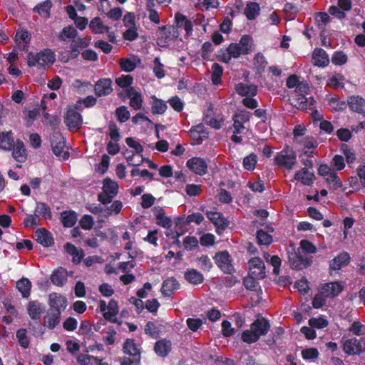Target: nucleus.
<instances>
[{
    "instance_id": "nucleus-24",
    "label": "nucleus",
    "mask_w": 365,
    "mask_h": 365,
    "mask_svg": "<svg viewBox=\"0 0 365 365\" xmlns=\"http://www.w3.org/2000/svg\"><path fill=\"white\" fill-rule=\"evenodd\" d=\"M175 23L178 28H182L186 31L187 36H190L192 32V23L187 17L180 13L175 14Z\"/></svg>"
},
{
    "instance_id": "nucleus-47",
    "label": "nucleus",
    "mask_w": 365,
    "mask_h": 365,
    "mask_svg": "<svg viewBox=\"0 0 365 365\" xmlns=\"http://www.w3.org/2000/svg\"><path fill=\"white\" fill-rule=\"evenodd\" d=\"M257 242L260 245H269L272 242V237L263 230L257 232Z\"/></svg>"
},
{
    "instance_id": "nucleus-46",
    "label": "nucleus",
    "mask_w": 365,
    "mask_h": 365,
    "mask_svg": "<svg viewBox=\"0 0 365 365\" xmlns=\"http://www.w3.org/2000/svg\"><path fill=\"white\" fill-rule=\"evenodd\" d=\"M122 207V202L120 200H115L110 206L105 207V217H109L113 214L118 215L120 212Z\"/></svg>"
},
{
    "instance_id": "nucleus-17",
    "label": "nucleus",
    "mask_w": 365,
    "mask_h": 365,
    "mask_svg": "<svg viewBox=\"0 0 365 365\" xmlns=\"http://www.w3.org/2000/svg\"><path fill=\"white\" fill-rule=\"evenodd\" d=\"M112 91V81L109 78L101 79L95 85V93L98 96H107Z\"/></svg>"
},
{
    "instance_id": "nucleus-32",
    "label": "nucleus",
    "mask_w": 365,
    "mask_h": 365,
    "mask_svg": "<svg viewBox=\"0 0 365 365\" xmlns=\"http://www.w3.org/2000/svg\"><path fill=\"white\" fill-rule=\"evenodd\" d=\"M128 96L130 98V106L135 110H138L142 106L141 95L137 92L133 88L128 90Z\"/></svg>"
},
{
    "instance_id": "nucleus-50",
    "label": "nucleus",
    "mask_w": 365,
    "mask_h": 365,
    "mask_svg": "<svg viewBox=\"0 0 365 365\" xmlns=\"http://www.w3.org/2000/svg\"><path fill=\"white\" fill-rule=\"evenodd\" d=\"M119 63L120 68L126 72H130L133 71L137 66L136 60L135 58H120Z\"/></svg>"
},
{
    "instance_id": "nucleus-8",
    "label": "nucleus",
    "mask_w": 365,
    "mask_h": 365,
    "mask_svg": "<svg viewBox=\"0 0 365 365\" xmlns=\"http://www.w3.org/2000/svg\"><path fill=\"white\" fill-rule=\"evenodd\" d=\"M99 308L103 314L106 319L109 321H114V318L118 313V306L116 301L112 299L109 302L108 304L103 300L100 301Z\"/></svg>"
},
{
    "instance_id": "nucleus-25",
    "label": "nucleus",
    "mask_w": 365,
    "mask_h": 365,
    "mask_svg": "<svg viewBox=\"0 0 365 365\" xmlns=\"http://www.w3.org/2000/svg\"><path fill=\"white\" fill-rule=\"evenodd\" d=\"M27 311L32 319H38L43 311V307L38 301H30L28 304Z\"/></svg>"
},
{
    "instance_id": "nucleus-28",
    "label": "nucleus",
    "mask_w": 365,
    "mask_h": 365,
    "mask_svg": "<svg viewBox=\"0 0 365 365\" xmlns=\"http://www.w3.org/2000/svg\"><path fill=\"white\" fill-rule=\"evenodd\" d=\"M36 240L44 247L51 246L53 243V238L46 229H38L36 231Z\"/></svg>"
},
{
    "instance_id": "nucleus-26",
    "label": "nucleus",
    "mask_w": 365,
    "mask_h": 365,
    "mask_svg": "<svg viewBox=\"0 0 365 365\" xmlns=\"http://www.w3.org/2000/svg\"><path fill=\"white\" fill-rule=\"evenodd\" d=\"M179 287L178 281L175 278L170 277L163 282L161 292L165 296H170Z\"/></svg>"
},
{
    "instance_id": "nucleus-13",
    "label": "nucleus",
    "mask_w": 365,
    "mask_h": 365,
    "mask_svg": "<svg viewBox=\"0 0 365 365\" xmlns=\"http://www.w3.org/2000/svg\"><path fill=\"white\" fill-rule=\"evenodd\" d=\"M51 146L54 154L57 156L66 155L64 152L65 140L63 135L59 133H55L51 140Z\"/></svg>"
},
{
    "instance_id": "nucleus-21",
    "label": "nucleus",
    "mask_w": 365,
    "mask_h": 365,
    "mask_svg": "<svg viewBox=\"0 0 365 365\" xmlns=\"http://www.w3.org/2000/svg\"><path fill=\"white\" fill-rule=\"evenodd\" d=\"M12 148L13 158L19 163L24 162L27 158V153L24 143L20 140H17Z\"/></svg>"
},
{
    "instance_id": "nucleus-57",
    "label": "nucleus",
    "mask_w": 365,
    "mask_h": 365,
    "mask_svg": "<svg viewBox=\"0 0 365 365\" xmlns=\"http://www.w3.org/2000/svg\"><path fill=\"white\" fill-rule=\"evenodd\" d=\"M328 324H329L328 321L326 319L322 318V317H319V318L313 317L309 320V324L310 325V327L312 328H316V329H323V328L327 327Z\"/></svg>"
},
{
    "instance_id": "nucleus-62",
    "label": "nucleus",
    "mask_w": 365,
    "mask_h": 365,
    "mask_svg": "<svg viewBox=\"0 0 365 365\" xmlns=\"http://www.w3.org/2000/svg\"><path fill=\"white\" fill-rule=\"evenodd\" d=\"M79 223L83 229L89 230L93 226V217L91 215H86L81 218Z\"/></svg>"
},
{
    "instance_id": "nucleus-27",
    "label": "nucleus",
    "mask_w": 365,
    "mask_h": 365,
    "mask_svg": "<svg viewBox=\"0 0 365 365\" xmlns=\"http://www.w3.org/2000/svg\"><path fill=\"white\" fill-rule=\"evenodd\" d=\"M350 108L359 113H365V101L359 96L350 97L348 101Z\"/></svg>"
},
{
    "instance_id": "nucleus-5",
    "label": "nucleus",
    "mask_w": 365,
    "mask_h": 365,
    "mask_svg": "<svg viewBox=\"0 0 365 365\" xmlns=\"http://www.w3.org/2000/svg\"><path fill=\"white\" fill-rule=\"evenodd\" d=\"M343 350L349 355L360 354L365 351V337L346 340L343 344Z\"/></svg>"
},
{
    "instance_id": "nucleus-53",
    "label": "nucleus",
    "mask_w": 365,
    "mask_h": 365,
    "mask_svg": "<svg viewBox=\"0 0 365 365\" xmlns=\"http://www.w3.org/2000/svg\"><path fill=\"white\" fill-rule=\"evenodd\" d=\"M16 337L20 346L24 349L29 346V339L27 336V330L25 329H20L16 332Z\"/></svg>"
},
{
    "instance_id": "nucleus-10",
    "label": "nucleus",
    "mask_w": 365,
    "mask_h": 365,
    "mask_svg": "<svg viewBox=\"0 0 365 365\" xmlns=\"http://www.w3.org/2000/svg\"><path fill=\"white\" fill-rule=\"evenodd\" d=\"M215 263L225 272L231 273L233 267L231 264L230 256L227 251L216 253L215 256Z\"/></svg>"
},
{
    "instance_id": "nucleus-3",
    "label": "nucleus",
    "mask_w": 365,
    "mask_h": 365,
    "mask_svg": "<svg viewBox=\"0 0 365 365\" xmlns=\"http://www.w3.org/2000/svg\"><path fill=\"white\" fill-rule=\"evenodd\" d=\"M55 61V55L51 50H44L36 55L29 53L28 65L29 66L44 67L52 64Z\"/></svg>"
},
{
    "instance_id": "nucleus-60",
    "label": "nucleus",
    "mask_w": 365,
    "mask_h": 365,
    "mask_svg": "<svg viewBox=\"0 0 365 365\" xmlns=\"http://www.w3.org/2000/svg\"><path fill=\"white\" fill-rule=\"evenodd\" d=\"M118 120L121 123L127 121L130 118V113L125 106H120L115 111Z\"/></svg>"
},
{
    "instance_id": "nucleus-55",
    "label": "nucleus",
    "mask_w": 365,
    "mask_h": 365,
    "mask_svg": "<svg viewBox=\"0 0 365 365\" xmlns=\"http://www.w3.org/2000/svg\"><path fill=\"white\" fill-rule=\"evenodd\" d=\"M196 261L197 262L198 266L203 271H210L212 267L210 259L207 255H202L197 257Z\"/></svg>"
},
{
    "instance_id": "nucleus-54",
    "label": "nucleus",
    "mask_w": 365,
    "mask_h": 365,
    "mask_svg": "<svg viewBox=\"0 0 365 365\" xmlns=\"http://www.w3.org/2000/svg\"><path fill=\"white\" fill-rule=\"evenodd\" d=\"M153 70L157 78H162L165 76L164 65L160 62L159 57L155 58Z\"/></svg>"
},
{
    "instance_id": "nucleus-38",
    "label": "nucleus",
    "mask_w": 365,
    "mask_h": 365,
    "mask_svg": "<svg viewBox=\"0 0 365 365\" xmlns=\"http://www.w3.org/2000/svg\"><path fill=\"white\" fill-rule=\"evenodd\" d=\"M61 222L64 227H71L77 221V216L74 212L64 211L61 214Z\"/></svg>"
},
{
    "instance_id": "nucleus-34",
    "label": "nucleus",
    "mask_w": 365,
    "mask_h": 365,
    "mask_svg": "<svg viewBox=\"0 0 365 365\" xmlns=\"http://www.w3.org/2000/svg\"><path fill=\"white\" fill-rule=\"evenodd\" d=\"M66 250L71 256H72V261L75 264L81 262L83 252L82 250H78L76 246L72 244L67 243L65 246Z\"/></svg>"
},
{
    "instance_id": "nucleus-16",
    "label": "nucleus",
    "mask_w": 365,
    "mask_h": 365,
    "mask_svg": "<svg viewBox=\"0 0 365 365\" xmlns=\"http://www.w3.org/2000/svg\"><path fill=\"white\" fill-rule=\"evenodd\" d=\"M207 218L214 224L217 230H225L229 225V222L224 217L222 214L217 212L207 211Z\"/></svg>"
},
{
    "instance_id": "nucleus-35",
    "label": "nucleus",
    "mask_w": 365,
    "mask_h": 365,
    "mask_svg": "<svg viewBox=\"0 0 365 365\" xmlns=\"http://www.w3.org/2000/svg\"><path fill=\"white\" fill-rule=\"evenodd\" d=\"M185 278L193 284H200L204 279L203 275L195 269H188L185 273Z\"/></svg>"
},
{
    "instance_id": "nucleus-64",
    "label": "nucleus",
    "mask_w": 365,
    "mask_h": 365,
    "mask_svg": "<svg viewBox=\"0 0 365 365\" xmlns=\"http://www.w3.org/2000/svg\"><path fill=\"white\" fill-rule=\"evenodd\" d=\"M331 61L335 65H343L347 61V56L341 51L336 52L332 56Z\"/></svg>"
},
{
    "instance_id": "nucleus-56",
    "label": "nucleus",
    "mask_w": 365,
    "mask_h": 365,
    "mask_svg": "<svg viewBox=\"0 0 365 365\" xmlns=\"http://www.w3.org/2000/svg\"><path fill=\"white\" fill-rule=\"evenodd\" d=\"M257 163V155L254 153L250 154L245 157L243 160L245 169L247 170H253Z\"/></svg>"
},
{
    "instance_id": "nucleus-36",
    "label": "nucleus",
    "mask_w": 365,
    "mask_h": 365,
    "mask_svg": "<svg viewBox=\"0 0 365 365\" xmlns=\"http://www.w3.org/2000/svg\"><path fill=\"white\" fill-rule=\"evenodd\" d=\"M34 212L36 217L41 216L46 220H51L52 217L50 207L43 202H38Z\"/></svg>"
},
{
    "instance_id": "nucleus-61",
    "label": "nucleus",
    "mask_w": 365,
    "mask_h": 365,
    "mask_svg": "<svg viewBox=\"0 0 365 365\" xmlns=\"http://www.w3.org/2000/svg\"><path fill=\"white\" fill-rule=\"evenodd\" d=\"M336 136L341 141L347 142L351 138L352 132L348 128H342L336 131Z\"/></svg>"
},
{
    "instance_id": "nucleus-14",
    "label": "nucleus",
    "mask_w": 365,
    "mask_h": 365,
    "mask_svg": "<svg viewBox=\"0 0 365 365\" xmlns=\"http://www.w3.org/2000/svg\"><path fill=\"white\" fill-rule=\"evenodd\" d=\"M187 166L195 173L202 175L207 172L206 162L200 158H192L187 162Z\"/></svg>"
},
{
    "instance_id": "nucleus-19",
    "label": "nucleus",
    "mask_w": 365,
    "mask_h": 365,
    "mask_svg": "<svg viewBox=\"0 0 365 365\" xmlns=\"http://www.w3.org/2000/svg\"><path fill=\"white\" fill-rule=\"evenodd\" d=\"M313 64L319 67H325L329 63V58L322 48H316L312 54Z\"/></svg>"
},
{
    "instance_id": "nucleus-43",
    "label": "nucleus",
    "mask_w": 365,
    "mask_h": 365,
    "mask_svg": "<svg viewBox=\"0 0 365 365\" xmlns=\"http://www.w3.org/2000/svg\"><path fill=\"white\" fill-rule=\"evenodd\" d=\"M51 280L53 284L57 286H63L67 280L66 271L64 269H57L52 274Z\"/></svg>"
},
{
    "instance_id": "nucleus-6",
    "label": "nucleus",
    "mask_w": 365,
    "mask_h": 365,
    "mask_svg": "<svg viewBox=\"0 0 365 365\" xmlns=\"http://www.w3.org/2000/svg\"><path fill=\"white\" fill-rule=\"evenodd\" d=\"M249 274L257 279L266 277L265 265L259 257H252L248 261Z\"/></svg>"
},
{
    "instance_id": "nucleus-42",
    "label": "nucleus",
    "mask_w": 365,
    "mask_h": 365,
    "mask_svg": "<svg viewBox=\"0 0 365 365\" xmlns=\"http://www.w3.org/2000/svg\"><path fill=\"white\" fill-rule=\"evenodd\" d=\"M253 41L252 38L247 36H243L240 42L237 43L241 49V53L242 55L248 54L252 49Z\"/></svg>"
},
{
    "instance_id": "nucleus-45",
    "label": "nucleus",
    "mask_w": 365,
    "mask_h": 365,
    "mask_svg": "<svg viewBox=\"0 0 365 365\" xmlns=\"http://www.w3.org/2000/svg\"><path fill=\"white\" fill-rule=\"evenodd\" d=\"M153 103L151 106L152 112L154 114H163L167 109L166 103L157 98L155 96H153Z\"/></svg>"
},
{
    "instance_id": "nucleus-58",
    "label": "nucleus",
    "mask_w": 365,
    "mask_h": 365,
    "mask_svg": "<svg viewBox=\"0 0 365 365\" xmlns=\"http://www.w3.org/2000/svg\"><path fill=\"white\" fill-rule=\"evenodd\" d=\"M302 144L304 149L316 148L318 145L317 141L311 136H306L302 140L297 141Z\"/></svg>"
},
{
    "instance_id": "nucleus-52",
    "label": "nucleus",
    "mask_w": 365,
    "mask_h": 365,
    "mask_svg": "<svg viewBox=\"0 0 365 365\" xmlns=\"http://www.w3.org/2000/svg\"><path fill=\"white\" fill-rule=\"evenodd\" d=\"M212 81L214 84L217 85L220 82L222 75V68L217 63L212 66Z\"/></svg>"
},
{
    "instance_id": "nucleus-9",
    "label": "nucleus",
    "mask_w": 365,
    "mask_h": 365,
    "mask_svg": "<svg viewBox=\"0 0 365 365\" xmlns=\"http://www.w3.org/2000/svg\"><path fill=\"white\" fill-rule=\"evenodd\" d=\"M289 261L292 267L296 269H302L306 268L312 263L311 259L302 257L299 250H298V252H294L289 254Z\"/></svg>"
},
{
    "instance_id": "nucleus-41",
    "label": "nucleus",
    "mask_w": 365,
    "mask_h": 365,
    "mask_svg": "<svg viewBox=\"0 0 365 365\" xmlns=\"http://www.w3.org/2000/svg\"><path fill=\"white\" fill-rule=\"evenodd\" d=\"M90 28L96 34H103L105 32H108L110 29L108 26L103 25L102 21L98 17H96L91 21Z\"/></svg>"
},
{
    "instance_id": "nucleus-23",
    "label": "nucleus",
    "mask_w": 365,
    "mask_h": 365,
    "mask_svg": "<svg viewBox=\"0 0 365 365\" xmlns=\"http://www.w3.org/2000/svg\"><path fill=\"white\" fill-rule=\"evenodd\" d=\"M294 179L300 181L304 185H311L314 182V174L307 170V168H302L295 173Z\"/></svg>"
},
{
    "instance_id": "nucleus-37",
    "label": "nucleus",
    "mask_w": 365,
    "mask_h": 365,
    "mask_svg": "<svg viewBox=\"0 0 365 365\" xmlns=\"http://www.w3.org/2000/svg\"><path fill=\"white\" fill-rule=\"evenodd\" d=\"M260 7L257 3L249 2L245 9V14L249 20H254L259 14Z\"/></svg>"
},
{
    "instance_id": "nucleus-7",
    "label": "nucleus",
    "mask_w": 365,
    "mask_h": 365,
    "mask_svg": "<svg viewBox=\"0 0 365 365\" xmlns=\"http://www.w3.org/2000/svg\"><path fill=\"white\" fill-rule=\"evenodd\" d=\"M64 121L70 130L77 131L81 128L83 120L78 112L69 108L64 116Z\"/></svg>"
},
{
    "instance_id": "nucleus-33",
    "label": "nucleus",
    "mask_w": 365,
    "mask_h": 365,
    "mask_svg": "<svg viewBox=\"0 0 365 365\" xmlns=\"http://www.w3.org/2000/svg\"><path fill=\"white\" fill-rule=\"evenodd\" d=\"M171 350V342L166 339H162L156 342L155 351L160 356H165Z\"/></svg>"
},
{
    "instance_id": "nucleus-39",
    "label": "nucleus",
    "mask_w": 365,
    "mask_h": 365,
    "mask_svg": "<svg viewBox=\"0 0 365 365\" xmlns=\"http://www.w3.org/2000/svg\"><path fill=\"white\" fill-rule=\"evenodd\" d=\"M16 288L23 297L28 298L30 295L31 284L28 279L22 278L16 282Z\"/></svg>"
},
{
    "instance_id": "nucleus-40",
    "label": "nucleus",
    "mask_w": 365,
    "mask_h": 365,
    "mask_svg": "<svg viewBox=\"0 0 365 365\" xmlns=\"http://www.w3.org/2000/svg\"><path fill=\"white\" fill-rule=\"evenodd\" d=\"M78 31L72 26L64 27L61 31L58 38L62 41H66L69 39H74L77 36Z\"/></svg>"
},
{
    "instance_id": "nucleus-44",
    "label": "nucleus",
    "mask_w": 365,
    "mask_h": 365,
    "mask_svg": "<svg viewBox=\"0 0 365 365\" xmlns=\"http://www.w3.org/2000/svg\"><path fill=\"white\" fill-rule=\"evenodd\" d=\"M52 6V3L50 0H46L42 4L36 6L34 11L39 14L41 16H44L46 18H48L50 16V10Z\"/></svg>"
},
{
    "instance_id": "nucleus-12",
    "label": "nucleus",
    "mask_w": 365,
    "mask_h": 365,
    "mask_svg": "<svg viewBox=\"0 0 365 365\" xmlns=\"http://www.w3.org/2000/svg\"><path fill=\"white\" fill-rule=\"evenodd\" d=\"M153 212L155 216L156 224L164 227L170 228L173 225V220L170 217L166 215V213L163 207L155 206L153 208Z\"/></svg>"
},
{
    "instance_id": "nucleus-15",
    "label": "nucleus",
    "mask_w": 365,
    "mask_h": 365,
    "mask_svg": "<svg viewBox=\"0 0 365 365\" xmlns=\"http://www.w3.org/2000/svg\"><path fill=\"white\" fill-rule=\"evenodd\" d=\"M343 290V286L339 282L327 283L321 288V292L327 298L335 297Z\"/></svg>"
},
{
    "instance_id": "nucleus-51",
    "label": "nucleus",
    "mask_w": 365,
    "mask_h": 365,
    "mask_svg": "<svg viewBox=\"0 0 365 365\" xmlns=\"http://www.w3.org/2000/svg\"><path fill=\"white\" fill-rule=\"evenodd\" d=\"M287 86L289 88H292L297 86V89L299 91H302V89L308 88L307 84H303L302 83H299V79L297 76L291 75L287 80Z\"/></svg>"
},
{
    "instance_id": "nucleus-63",
    "label": "nucleus",
    "mask_w": 365,
    "mask_h": 365,
    "mask_svg": "<svg viewBox=\"0 0 365 365\" xmlns=\"http://www.w3.org/2000/svg\"><path fill=\"white\" fill-rule=\"evenodd\" d=\"M252 115V113L247 111V110H241L236 114L233 115V118L237 119L238 122L242 123V124H245L246 123H248L250 117Z\"/></svg>"
},
{
    "instance_id": "nucleus-30",
    "label": "nucleus",
    "mask_w": 365,
    "mask_h": 365,
    "mask_svg": "<svg viewBox=\"0 0 365 365\" xmlns=\"http://www.w3.org/2000/svg\"><path fill=\"white\" fill-rule=\"evenodd\" d=\"M203 120L205 124L215 129H220L223 123L222 118H217L212 115V109H208L207 113L204 116Z\"/></svg>"
},
{
    "instance_id": "nucleus-29",
    "label": "nucleus",
    "mask_w": 365,
    "mask_h": 365,
    "mask_svg": "<svg viewBox=\"0 0 365 365\" xmlns=\"http://www.w3.org/2000/svg\"><path fill=\"white\" fill-rule=\"evenodd\" d=\"M237 93L242 96H255L257 93V87L255 85H247L242 83H238L235 86Z\"/></svg>"
},
{
    "instance_id": "nucleus-2",
    "label": "nucleus",
    "mask_w": 365,
    "mask_h": 365,
    "mask_svg": "<svg viewBox=\"0 0 365 365\" xmlns=\"http://www.w3.org/2000/svg\"><path fill=\"white\" fill-rule=\"evenodd\" d=\"M118 183L107 178L103 181V192L98 195V200L103 205L110 203L118 192Z\"/></svg>"
},
{
    "instance_id": "nucleus-59",
    "label": "nucleus",
    "mask_w": 365,
    "mask_h": 365,
    "mask_svg": "<svg viewBox=\"0 0 365 365\" xmlns=\"http://www.w3.org/2000/svg\"><path fill=\"white\" fill-rule=\"evenodd\" d=\"M349 331L357 336L364 335L365 334V326L360 322L356 321L351 324Z\"/></svg>"
},
{
    "instance_id": "nucleus-4",
    "label": "nucleus",
    "mask_w": 365,
    "mask_h": 365,
    "mask_svg": "<svg viewBox=\"0 0 365 365\" xmlns=\"http://www.w3.org/2000/svg\"><path fill=\"white\" fill-rule=\"evenodd\" d=\"M275 162L278 165L291 170L297 163V156L294 151L287 148L277 153L275 156Z\"/></svg>"
},
{
    "instance_id": "nucleus-11",
    "label": "nucleus",
    "mask_w": 365,
    "mask_h": 365,
    "mask_svg": "<svg viewBox=\"0 0 365 365\" xmlns=\"http://www.w3.org/2000/svg\"><path fill=\"white\" fill-rule=\"evenodd\" d=\"M61 312L55 309H49L43 317V324L49 329H53L61 320Z\"/></svg>"
},
{
    "instance_id": "nucleus-49",
    "label": "nucleus",
    "mask_w": 365,
    "mask_h": 365,
    "mask_svg": "<svg viewBox=\"0 0 365 365\" xmlns=\"http://www.w3.org/2000/svg\"><path fill=\"white\" fill-rule=\"evenodd\" d=\"M326 181L329 185V187L334 190L338 189L342 186V182L338 177L335 171H331V175L326 178Z\"/></svg>"
},
{
    "instance_id": "nucleus-22",
    "label": "nucleus",
    "mask_w": 365,
    "mask_h": 365,
    "mask_svg": "<svg viewBox=\"0 0 365 365\" xmlns=\"http://www.w3.org/2000/svg\"><path fill=\"white\" fill-rule=\"evenodd\" d=\"M124 353L132 356L135 358V361H139L140 358V350L135 344L133 339H127L123 345Z\"/></svg>"
},
{
    "instance_id": "nucleus-20",
    "label": "nucleus",
    "mask_w": 365,
    "mask_h": 365,
    "mask_svg": "<svg viewBox=\"0 0 365 365\" xmlns=\"http://www.w3.org/2000/svg\"><path fill=\"white\" fill-rule=\"evenodd\" d=\"M49 309H55L61 313L64 310L67 305L66 299L56 293H52L49 295Z\"/></svg>"
},
{
    "instance_id": "nucleus-48",
    "label": "nucleus",
    "mask_w": 365,
    "mask_h": 365,
    "mask_svg": "<svg viewBox=\"0 0 365 365\" xmlns=\"http://www.w3.org/2000/svg\"><path fill=\"white\" fill-rule=\"evenodd\" d=\"M77 361L81 365H99V359L88 354H81Z\"/></svg>"
},
{
    "instance_id": "nucleus-1",
    "label": "nucleus",
    "mask_w": 365,
    "mask_h": 365,
    "mask_svg": "<svg viewBox=\"0 0 365 365\" xmlns=\"http://www.w3.org/2000/svg\"><path fill=\"white\" fill-rule=\"evenodd\" d=\"M269 327V322L266 319H257L251 324L250 330H246L242 333V339L249 344L255 342L260 336L267 334Z\"/></svg>"
},
{
    "instance_id": "nucleus-18",
    "label": "nucleus",
    "mask_w": 365,
    "mask_h": 365,
    "mask_svg": "<svg viewBox=\"0 0 365 365\" xmlns=\"http://www.w3.org/2000/svg\"><path fill=\"white\" fill-rule=\"evenodd\" d=\"M350 261L348 252H342L334 257L329 264L331 270H339L341 267L346 266Z\"/></svg>"
},
{
    "instance_id": "nucleus-31",
    "label": "nucleus",
    "mask_w": 365,
    "mask_h": 365,
    "mask_svg": "<svg viewBox=\"0 0 365 365\" xmlns=\"http://www.w3.org/2000/svg\"><path fill=\"white\" fill-rule=\"evenodd\" d=\"M15 143L11 132L0 133V148L10 150Z\"/></svg>"
}]
</instances>
